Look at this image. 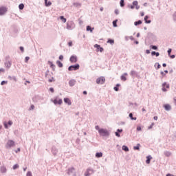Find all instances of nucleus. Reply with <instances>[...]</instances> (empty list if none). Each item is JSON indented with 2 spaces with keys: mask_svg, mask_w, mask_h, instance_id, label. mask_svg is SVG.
I'll use <instances>...</instances> for the list:
<instances>
[{
  "mask_svg": "<svg viewBox=\"0 0 176 176\" xmlns=\"http://www.w3.org/2000/svg\"><path fill=\"white\" fill-rule=\"evenodd\" d=\"M19 164H16L13 166L12 168L13 170H17V168H19Z\"/></svg>",
  "mask_w": 176,
  "mask_h": 176,
  "instance_id": "obj_47",
  "label": "nucleus"
},
{
  "mask_svg": "<svg viewBox=\"0 0 176 176\" xmlns=\"http://www.w3.org/2000/svg\"><path fill=\"white\" fill-rule=\"evenodd\" d=\"M96 83L98 85H104L105 83V77L100 76L96 79Z\"/></svg>",
  "mask_w": 176,
  "mask_h": 176,
  "instance_id": "obj_8",
  "label": "nucleus"
},
{
  "mask_svg": "<svg viewBox=\"0 0 176 176\" xmlns=\"http://www.w3.org/2000/svg\"><path fill=\"white\" fill-rule=\"evenodd\" d=\"M120 5L121 8H124V0H120Z\"/></svg>",
  "mask_w": 176,
  "mask_h": 176,
  "instance_id": "obj_44",
  "label": "nucleus"
},
{
  "mask_svg": "<svg viewBox=\"0 0 176 176\" xmlns=\"http://www.w3.org/2000/svg\"><path fill=\"white\" fill-rule=\"evenodd\" d=\"M155 67H157V69H160V68H162V65H160V64H159V63H155Z\"/></svg>",
  "mask_w": 176,
  "mask_h": 176,
  "instance_id": "obj_46",
  "label": "nucleus"
},
{
  "mask_svg": "<svg viewBox=\"0 0 176 176\" xmlns=\"http://www.w3.org/2000/svg\"><path fill=\"white\" fill-rule=\"evenodd\" d=\"M164 108L165 111H171V105L169 104H164Z\"/></svg>",
  "mask_w": 176,
  "mask_h": 176,
  "instance_id": "obj_23",
  "label": "nucleus"
},
{
  "mask_svg": "<svg viewBox=\"0 0 176 176\" xmlns=\"http://www.w3.org/2000/svg\"><path fill=\"white\" fill-rule=\"evenodd\" d=\"M142 128L141 126H137V131H141Z\"/></svg>",
  "mask_w": 176,
  "mask_h": 176,
  "instance_id": "obj_64",
  "label": "nucleus"
},
{
  "mask_svg": "<svg viewBox=\"0 0 176 176\" xmlns=\"http://www.w3.org/2000/svg\"><path fill=\"white\" fill-rule=\"evenodd\" d=\"M16 144L14 143V141L13 140H8L6 144V149H10V148H13V146H15Z\"/></svg>",
  "mask_w": 176,
  "mask_h": 176,
  "instance_id": "obj_4",
  "label": "nucleus"
},
{
  "mask_svg": "<svg viewBox=\"0 0 176 176\" xmlns=\"http://www.w3.org/2000/svg\"><path fill=\"white\" fill-rule=\"evenodd\" d=\"M66 28L67 30H74V28H75V23H74V21H67Z\"/></svg>",
  "mask_w": 176,
  "mask_h": 176,
  "instance_id": "obj_5",
  "label": "nucleus"
},
{
  "mask_svg": "<svg viewBox=\"0 0 176 176\" xmlns=\"http://www.w3.org/2000/svg\"><path fill=\"white\" fill-rule=\"evenodd\" d=\"M164 155H165V156H166V157H170V156H171L172 153H171V152H170V151H165L164 152Z\"/></svg>",
  "mask_w": 176,
  "mask_h": 176,
  "instance_id": "obj_24",
  "label": "nucleus"
},
{
  "mask_svg": "<svg viewBox=\"0 0 176 176\" xmlns=\"http://www.w3.org/2000/svg\"><path fill=\"white\" fill-rule=\"evenodd\" d=\"M107 43H110V45H113V43H115V40L112 38H109L107 40Z\"/></svg>",
  "mask_w": 176,
  "mask_h": 176,
  "instance_id": "obj_38",
  "label": "nucleus"
},
{
  "mask_svg": "<svg viewBox=\"0 0 176 176\" xmlns=\"http://www.w3.org/2000/svg\"><path fill=\"white\" fill-rule=\"evenodd\" d=\"M122 149L124 151V152H129V147L126 145H123Z\"/></svg>",
  "mask_w": 176,
  "mask_h": 176,
  "instance_id": "obj_35",
  "label": "nucleus"
},
{
  "mask_svg": "<svg viewBox=\"0 0 176 176\" xmlns=\"http://www.w3.org/2000/svg\"><path fill=\"white\" fill-rule=\"evenodd\" d=\"M173 20L176 21V12L173 14Z\"/></svg>",
  "mask_w": 176,
  "mask_h": 176,
  "instance_id": "obj_62",
  "label": "nucleus"
},
{
  "mask_svg": "<svg viewBox=\"0 0 176 176\" xmlns=\"http://www.w3.org/2000/svg\"><path fill=\"white\" fill-rule=\"evenodd\" d=\"M75 85H76V80L75 79H72L69 81V86H70V87H74Z\"/></svg>",
  "mask_w": 176,
  "mask_h": 176,
  "instance_id": "obj_18",
  "label": "nucleus"
},
{
  "mask_svg": "<svg viewBox=\"0 0 176 176\" xmlns=\"http://www.w3.org/2000/svg\"><path fill=\"white\" fill-rule=\"evenodd\" d=\"M171 52H173V50L171 48H169L167 51L168 55L170 56L171 55Z\"/></svg>",
  "mask_w": 176,
  "mask_h": 176,
  "instance_id": "obj_51",
  "label": "nucleus"
},
{
  "mask_svg": "<svg viewBox=\"0 0 176 176\" xmlns=\"http://www.w3.org/2000/svg\"><path fill=\"white\" fill-rule=\"evenodd\" d=\"M74 173H75V168L72 167L68 169L67 173L68 174V175H71V174H74Z\"/></svg>",
  "mask_w": 176,
  "mask_h": 176,
  "instance_id": "obj_20",
  "label": "nucleus"
},
{
  "mask_svg": "<svg viewBox=\"0 0 176 176\" xmlns=\"http://www.w3.org/2000/svg\"><path fill=\"white\" fill-rule=\"evenodd\" d=\"M51 152L54 156H57V154L58 153V148H57L56 146H52Z\"/></svg>",
  "mask_w": 176,
  "mask_h": 176,
  "instance_id": "obj_10",
  "label": "nucleus"
},
{
  "mask_svg": "<svg viewBox=\"0 0 176 176\" xmlns=\"http://www.w3.org/2000/svg\"><path fill=\"white\" fill-rule=\"evenodd\" d=\"M128 8H129L130 9H134V8H135L136 10H138V9H140V6H138V1H134L132 3V5L128 6Z\"/></svg>",
  "mask_w": 176,
  "mask_h": 176,
  "instance_id": "obj_6",
  "label": "nucleus"
},
{
  "mask_svg": "<svg viewBox=\"0 0 176 176\" xmlns=\"http://www.w3.org/2000/svg\"><path fill=\"white\" fill-rule=\"evenodd\" d=\"M60 19L61 20V21H63V23H67V19H65L64 16H60Z\"/></svg>",
  "mask_w": 176,
  "mask_h": 176,
  "instance_id": "obj_40",
  "label": "nucleus"
},
{
  "mask_svg": "<svg viewBox=\"0 0 176 176\" xmlns=\"http://www.w3.org/2000/svg\"><path fill=\"white\" fill-rule=\"evenodd\" d=\"M58 59L60 60V61H63L64 60V56L60 55Z\"/></svg>",
  "mask_w": 176,
  "mask_h": 176,
  "instance_id": "obj_53",
  "label": "nucleus"
},
{
  "mask_svg": "<svg viewBox=\"0 0 176 176\" xmlns=\"http://www.w3.org/2000/svg\"><path fill=\"white\" fill-rule=\"evenodd\" d=\"M4 65H5L6 68H7V69H10V67H12V61H10V60L6 61L4 63Z\"/></svg>",
  "mask_w": 176,
  "mask_h": 176,
  "instance_id": "obj_15",
  "label": "nucleus"
},
{
  "mask_svg": "<svg viewBox=\"0 0 176 176\" xmlns=\"http://www.w3.org/2000/svg\"><path fill=\"white\" fill-rule=\"evenodd\" d=\"M94 173H96V170H94V169H93L92 168H87L86 171L85 172L84 176H90V175H93V174H94Z\"/></svg>",
  "mask_w": 176,
  "mask_h": 176,
  "instance_id": "obj_2",
  "label": "nucleus"
},
{
  "mask_svg": "<svg viewBox=\"0 0 176 176\" xmlns=\"http://www.w3.org/2000/svg\"><path fill=\"white\" fill-rule=\"evenodd\" d=\"M167 89H170V84L164 82V83H162V91L166 93V91H167Z\"/></svg>",
  "mask_w": 176,
  "mask_h": 176,
  "instance_id": "obj_9",
  "label": "nucleus"
},
{
  "mask_svg": "<svg viewBox=\"0 0 176 176\" xmlns=\"http://www.w3.org/2000/svg\"><path fill=\"white\" fill-rule=\"evenodd\" d=\"M6 12H8V10H6V8H4V7L0 8V16H3V14H5Z\"/></svg>",
  "mask_w": 176,
  "mask_h": 176,
  "instance_id": "obj_16",
  "label": "nucleus"
},
{
  "mask_svg": "<svg viewBox=\"0 0 176 176\" xmlns=\"http://www.w3.org/2000/svg\"><path fill=\"white\" fill-rule=\"evenodd\" d=\"M56 64H57L58 67H59V68H63V63H61V61L56 60Z\"/></svg>",
  "mask_w": 176,
  "mask_h": 176,
  "instance_id": "obj_32",
  "label": "nucleus"
},
{
  "mask_svg": "<svg viewBox=\"0 0 176 176\" xmlns=\"http://www.w3.org/2000/svg\"><path fill=\"white\" fill-rule=\"evenodd\" d=\"M119 87H120V84H116L113 87V90H115V91H118L119 90Z\"/></svg>",
  "mask_w": 176,
  "mask_h": 176,
  "instance_id": "obj_37",
  "label": "nucleus"
},
{
  "mask_svg": "<svg viewBox=\"0 0 176 176\" xmlns=\"http://www.w3.org/2000/svg\"><path fill=\"white\" fill-rule=\"evenodd\" d=\"M48 64L50 65V68L56 67V65L53 64V62L48 61Z\"/></svg>",
  "mask_w": 176,
  "mask_h": 176,
  "instance_id": "obj_43",
  "label": "nucleus"
},
{
  "mask_svg": "<svg viewBox=\"0 0 176 176\" xmlns=\"http://www.w3.org/2000/svg\"><path fill=\"white\" fill-rule=\"evenodd\" d=\"M148 38H153L155 35H153L151 32L148 33Z\"/></svg>",
  "mask_w": 176,
  "mask_h": 176,
  "instance_id": "obj_48",
  "label": "nucleus"
},
{
  "mask_svg": "<svg viewBox=\"0 0 176 176\" xmlns=\"http://www.w3.org/2000/svg\"><path fill=\"white\" fill-rule=\"evenodd\" d=\"M13 124V121L9 120L8 122H5L3 123V126L5 129H9V126H12Z\"/></svg>",
  "mask_w": 176,
  "mask_h": 176,
  "instance_id": "obj_14",
  "label": "nucleus"
},
{
  "mask_svg": "<svg viewBox=\"0 0 176 176\" xmlns=\"http://www.w3.org/2000/svg\"><path fill=\"white\" fill-rule=\"evenodd\" d=\"M151 49H152L153 50H157V45H151L150 46Z\"/></svg>",
  "mask_w": 176,
  "mask_h": 176,
  "instance_id": "obj_45",
  "label": "nucleus"
},
{
  "mask_svg": "<svg viewBox=\"0 0 176 176\" xmlns=\"http://www.w3.org/2000/svg\"><path fill=\"white\" fill-rule=\"evenodd\" d=\"M99 134L100 137H109V131L104 128L99 129Z\"/></svg>",
  "mask_w": 176,
  "mask_h": 176,
  "instance_id": "obj_1",
  "label": "nucleus"
},
{
  "mask_svg": "<svg viewBox=\"0 0 176 176\" xmlns=\"http://www.w3.org/2000/svg\"><path fill=\"white\" fill-rule=\"evenodd\" d=\"M0 171L1 173H6L7 169L6 167L5 166H2L0 167Z\"/></svg>",
  "mask_w": 176,
  "mask_h": 176,
  "instance_id": "obj_27",
  "label": "nucleus"
},
{
  "mask_svg": "<svg viewBox=\"0 0 176 176\" xmlns=\"http://www.w3.org/2000/svg\"><path fill=\"white\" fill-rule=\"evenodd\" d=\"M114 13H115L116 14H119V10L116 9L115 11H114Z\"/></svg>",
  "mask_w": 176,
  "mask_h": 176,
  "instance_id": "obj_63",
  "label": "nucleus"
},
{
  "mask_svg": "<svg viewBox=\"0 0 176 176\" xmlns=\"http://www.w3.org/2000/svg\"><path fill=\"white\" fill-rule=\"evenodd\" d=\"M45 1V6L49 8V6H52V1H47V0H44Z\"/></svg>",
  "mask_w": 176,
  "mask_h": 176,
  "instance_id": "obj_26",
  "label": "nucleus"
},
{
  "mask_svg": "<svg viewBox=\"0 0 176 176\" xmlns=\"http://www.w3.org/2000/svg\"><path fill=\"white\" fill-rule=\"evenodd\" d=\"M95 129H96V130H98V133H100V130H101V129H100V126L96 125V126H95Z\"/></svg>",
  "mask_w": 176,
  "mask_h": 176,
  "instance_id": "obj_54",
  "label": "nucleus"
},
{
  "mask_svg": "<svg viewBox=\"0 0 176 176\" xmlns=\"http://www.w3.org/2000/svg\"><path fill=\"white\" fill-rule=\"evenodd\" d=\"M94 30V28H91L90 25L87 26V31H90L91 32H93Z\"/></svg>",
  "mask_w": 176,
  "mask_h": 176,
  "instance_id": "obj_36",
  "label": "nucleus"
},
{
  "mask_svg": "<svg viewBox=\"0 0 176 176\" xmlns=\"http://www.w3.org/2000/svg\"><path fill=\"white\" fill-rule=\"evenodd\" d=\"M151 160H152V156L148 155L146 157V164H149L151 163Z\"/></svg>",
  "mask_w": 176,
  "mask_h": 176,
  "instance_id": "obj_25",
  "label": "nucleus"
},
{
  "mask_svg": "<svg viewBox=\"0 0 176 176\" xmlns=\"http://www.w3.org/2000/svg\"><path fill=\"white\" fill-rule=\"evenodd\" d=\"M129 116L131 120H137V117H133V113H130Z\"/></svg>",
  "mask_w": 176,
  "mask_h": 176,
  "instance_id": "obj_30",
  "label": "nucleus"
},
{
  "mask_svg": "<svg viewBox=\"0 0 176 176\" xmlns=\"http://www.w3.org/2000/svg\"><path fill=\"white\" fill-rule=\"evenodd\" d=\"M33 109H35V106L34 104H31L30 107L29 108V111H33Z\"/></svg>",
  "mask_w": 176,
  "mask_h": 176,
  "instance_id": "obj_49",
  "label": "nucleus"
},
{
  "mask_svg": "<svg viewBox=\"0 0 176 176\" xmlns=\"http://www.w3.org/2000/svg\"><path fill=\"white\" fill-rule=\"evenodd\" d=\"M141 24H142V21L141 20H138L134 22V25H135L136 27L137 25H140Z\"/></svg>",
  "mask_w": 176,
  "mask_h": 176,
  "instance_id": "obj_34",
  "label": "nucleus"
},
{
  "mask_svg": "<svg viewBox=\"0 0 176 176\" xmlns=\"http://www.w3.org/2000/svg\"><path fill=\"white\" fill-rule=\"evenodd\" d=\"M73 6H76V8H80V6H82V3H74Z\"/></svg>",
  "mask_w": 176,
  "mask_h": 176,
  "instance_id": "obj_39",
  "label": "nucleus"
},
{
  "mask_svg": "<svg viewBox=\"0 0 176 176\" xmlns=\"http://www.w3.org/2000/svg\"><path fill=\"white\" fill-rule=\"evenodd\" d=\"M68 46L69 47H72V41H70L69 43H68Z\"/></svg>",
  "mask_w": 176,
  "mask_h": 176,
  "instance_id": "obj_60",
  "label": "nucleus"
},
{
  "mask_svg": "<svg viewBox=\"0 0 176 176\" xmlns=\"http://www.w3.org/2000/svg\"><path fill=\"white\" fill-rule=\"evenodd\" d=\"M49 91H51V93H54V88L50 87V88L49 89Z\"/></svg>",
  "mask_w": 176,
  "mask_h": 176,
  "instance_id": "obj_59",
  "label": "nucleus"
},
{
  "mask_svg": "<svg viewBox=\"0 0 176 176\" xmlns=\"http://www.w3.org/2000/svg\"><path fill=\"white\" fill-rule=\"evenodd\" d=\"M115 135H116V137H120V133H119V132L116 131L115 132Z\"/></svg>",
  "mask_w": 176,
  "mask_h": 176,
  "instance_id": "obj_58",
  "label": "nucleus"
},
{
  "mask_svg": "<svg viewBox=\"0 0 176 176\" xmlns=\"http://www.w3.org/2000/svg\"><path fill=\"white\" fill-rule=\"evenodd\" d=\"M26 176H32V172L28 171L26 174Z\"/></svg>",
  "mask_w": 176,
  "mask_h": 176,
  "instance_id": "obj_55",
  "label": "nucleus"
},
{
  "mask_svg": "<svg viewBox=\"0 0 176 176\" xmlns=\"http://www.w3.org/2000/svg\"><path fill=\"white\" fill-rule=\"evenodd\" d=\"M30 60V57L29 56H26L25 58V63H28V60Z\"/></svg>",
  "mask_w": 176,
  "mask_h": 176,
  "instance_id": "obj_57",
  "label": "nucleus"
},
{
  "mask_svg": "<svg viewBox=\"0 0 176 176\" xmlns=\"http://www.w3.org/2000/svg\"><path fill=\"white\" fill-rule=\"evenodd\" d=\"M80 68V65L78 63L72 65L68 67V71H78Z\"/></svg>",
  "mask_w": 176,
  "mask_h": 176,
  "instance_id": "obj_3",
  "label": "nucleus"
},
{
  "mask_svg": "<svg viewBox=\"0 0 176 176\" xmlns=\"http://www.w3.org/2000/svg\"><path fill=\"white\" fill-rule=\"evenodd\" d=\"M43 100H45V98H43V96H41L39 95H36L34 98H33V101L34 102H41V101H43Z\"/></svg>",
  "mask_w": 176,
  "mask_h": 176,
  "instance_id": "obj_7",
  "label": "nucleus"
},
{
  "mask_svg": "<svg viewBox=\"0 0 176 176\" xmlns=\"http://www.w3.org/2000/svg\"><path fill=\"white\" fill-rule=\"evenodd\" d=\"M95 156L96 157H98V158L102 157V153L98 152L96 153Z\"/></svg>",
  "mask_w": 176,
  "mask_h": 176,
  "instance_id": "obj_33",
  "label": "nucleus"
},
{
  "mask_svg": "<svg viewBox=\"0 0 176 176\" xmlns=\"http://www.w3.org/2000/svg\"><path fill=\"white\" fill-rule=\"evenodd\" d=\"M117 132L120 134V133H123V129H117Z\"/></svg>",
  "mask_w": 176,
  "mask_h": 176,
  "instance_id": "obj_61",
  "label": "nucleus"
},
{
  "mask_svg": "<svg viewBox=\"0 0 176 176\" xmlns=\"http://www.w3.org/2000/svg\"><path fill=\"white\" fill-rule=\"evenodd\" d=\"M94 47H96L97 49V50L100 52V53H102V52H104V48L102 47L101 45H100L98 44H95Z\"/></svg>",
  "mask_w": 176,
  "mask_h": 176,
  "instance_id": "obj_17",
  "label": "nucleus"
},
{
  "mask_svg": "<svg viewBox=\"0 0 176 176\" xmlns=\"http://www.w3.org/2000/svg\"><path fill=\"white\" fill-rule=\"evenodd\" d=\"M19 10H23V9H24V4L23 3H20L19 5Z\"/></svg>",
  "mask_w": 176,
  "mask_h": 176,
  "instance_id": "obj_42",
  "label": "nucleus"
},
{
  "mask_svg": "<svg viewBox=\"0 0 176 176\" xmlns=\"http://www.w3.org/2000/svg\"><path fill=\"white\" fill-rule=\"evenodd\" d=\"M151 56H155L156 57H159L160 56V53L156 52L155 51H152Z\"/></svg>",
  "mask_w": 176,
  "mask_h": 176,
  "instance_id": "obj_28",
  "label": "nucleus"
},
{
  "mask_svg": "<svg viewBox=\"0 0 176 176\" xmlns=\"http://www.w3.org/2000/svg\"><path fill=\"white\" fill-rule=\"evenodd\" d=\"M19 50H21V53H23L24 52V47L23 46L19 47Z\"/></svg>",
  "mask_w": 176,
  "mask_h": 176,
  "instance_id": "obj_56",
  "label": "nucleus"
},
{
  "mask_svg": "<svg viewBox=\"0 0 176 176\" xmlns=\"http://www.w3.org/2000/svg\"><path fill=\"white\" fill-rule=\"evenodd\" d=\"M149 19V16L146 15L144 18V22L146 24H151V23H152V21H151V19Z\"/></svg>",
  "mask_w": 176,
  "mask_h": 176,
  "instance_id": "obj_19",
  "label": "nucleus"
},
{
  "mask_svg": "<svg viewBox=\"0 0 176 176\" xmlns=\"http://www.w3.org/2000/svg\"><path fill=\"white\" fill-rule=\"evenodd\" d=\"M113 27H118V19L113 21Z\"/></svg>",
  "mask_w": 176,
  "mask_h": 176,
  "instance_id": "obj_41",
  "label": "nucleus"
},
{
  "mask_svg": "<svg viewBox=\"0 0 176 176\" xmlns=\"http://www.w3.org/2000/svg\"><path fill=\"white\" fill-rule=\"evenodd\" d=\"M127 75V73H124L120 77L121 80H122L123 82H126L127 80V78H126Z\"/></svg>",
  "mask_w": 176,
  "mask_h": 176,
  "instance_id": "obj_21",
  "label": "nucleus"
},
{
  "mask_svg": "<svg viewBox=\"0 0 176 176\" xmlns=\"http://www.w3.org/2000/svg\"><path fill=\"white\" fill-rule=\"evenodd\" d=\"M69 61L72 63H78V56L76 55H72L69 58Z\"/></svg>",
  "mask_w": 176,
  "mask_h": 176,
  "instance_id": "obj_11",
  "label": "nucleus"
},
{
  "mask_svg": "<svg viewBox=\"0 0 176 176\" xmlns=\"http://www.w3.org/2000/svg\"><path fill=\"white\" fill-rule=\"evenodd\" d=\"M8 79H10V80H14V82H17V78H16V76H8Z\"/></svg>",
  "mask_w": 176,
  "mask_h": 176,
  "instance_id": "obj_29",
  "label": "nucleus"
},
{
  "mask_svg": "<svg viewBox=\"0 0 176 176\" xmlns=\"http://www.w3.org/2000/svg\"><path fill=\"white\" fill-rule=\"evenodd\" d=\"M3 85H8V81H6V80L1 81V86H3Z\"/></svg>",
  "mask_w": 176,
  "mask_h": 176,
  "instance_id": "obj_52",
  "label": "nucleus"
},
{
  "mask_svg": "<svg viewBox=\"0 0 176 176\" xmlns=\"http://www.w3.org/2000/svg\"><path fill=\"white\" fill-rule=\"evenodd\" d=\"M155 126V122L151 123V124L148 127V130H151Z\"/></svg>",
  "mask_w": 176,
  "mask_h": 176,
  "instance_id": "obj_50",
  "label": "nucleus"
},
{
  "mask_svg": "<svg viewBox=\"0 0 176 176\" xmlns=\"http://www.w3.org/2000/svg\"><path fill=\"white\" fill-rule=\"evenodd\" d=\"M51 101L54 102V105H61L63 104V99H59L58 100L57 99H54V100L52 99Z\"/></svg>",
  "mask_w": 176,
  "mask_h": 176,
  "instance_id": "obj_13",
  "label": "nucleus"
},
{
  "mask_svg": "<svg viewBox=\"0 0 176 176\" xmlns=\"http://www.w3.org/2000/svg\"><path fill=\"white\" fill-rule=\"evenodd\" d=\"M130 75L133 78H140V74L135 70H131L130 72Z\"/></svg>",
  "mask_w": 176,
  "mask_h": 176,
  "instance_id": "obj_12",
  "label": "nucleus"
},
{
  "mask_svg": "<svg viewBox=\"0 0 176 176\" xmlns=\"http://www.w3.org/2000/svg\"><path fill=\"white\" fill-rule=\"evenodd\" d=\"M140 146H141V144L138 143L136 146H133L134 151H140Z\"/></svg>",
  "mask_w": 176,
  "mask_h": 176,
  "instance_id": "obj_31",
  "label": "nucleus"
},
{
  "mask_svg": "<svg viewBox=\"0 0 176 176\" xmlns=\"http://www.w3.org/2000/svg\"><path fill=\"white\" fill-rule=\"evenodd\" d=\"M63 101L65 104H67V105H72V102H71V100L68 98H65L63 99Z\"/></svg>",
  "mask_w": 176,
  "mask_h": 176,
  "instance_id": "obj_22",
  "label": "nucleus"
}]
</instances>
